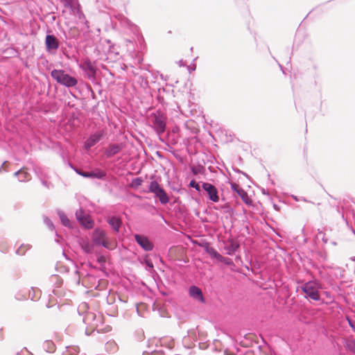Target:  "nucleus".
Segmentation results:
<instances>
[{"instance_id": "nucleus-21", "label": "nucleus", "mask_w": 355, "mask_h": 355, "mask_svg": "<svg viewBox=\"0 0 355 355\" xmlns=\"http://www.w3.org/2000/svg\"><path fill=\"white\" fill-rule=\"evenodd\" d=\"M206 252L212 257L218 261L219 259H222V255L220 254L214 248L207 246L206 248Z\"/></svg>"}, {"instance_id": "nucleus-35", "label": "nucleus", "mask_w": 355, "mask_h": 355, "mask_svg": "<svg viewBox=\"0 0 355 355\" xmlns=\"http://www.w3.org/2000/svg\"><path fill=\"white\" fill-rule=\"evenodd\" d=\"M191 69H192V70H195L196 66L194 65L193 67H191Z\"/></svg>"}, {"instance_id": "nucleus-26", "label": "nucleus", "mask_w": 355, "mask_h": 355, "mask_svg": "<svg viewBox=\"0 0 355 355\" xmlns=\"http://www.w3.org/2000/svg\"><path fill=\"white\" fill-rule=\"evenodd\" d=\"M44 223L49 227L50 230H54V225L49 218L46 217L44 218Z\"/></svg>"}, {"instance_id": "nucleus-4", "label": "nucleus", "mask_w": 355, "mask_h": 355, "mask_svg": "<svg viewBox=\"0 0 355 355\" xmlns=\"http://www.w3.org/2000/svg\"><path fill=\"white\" fill-rule=\"evenodd\" d=\"M92 237L93 242L96 245H102L105 248L112 249V246L107 239L105 231L100 229H96L94 230Z\"/></svg>"}, {"instance_id": "nucleus-13", "label": "nucleus", "mask_w": 355, "mask_h": 355, "mask_svg": "<svg viewBox=\"0 0 355 355\" xmlns=\"http://www.w3.org/2000/svg\"><path fill=\"white\" fill-rule=\"evenodd\" d=\"M107 222L116 232H118L119 231V228L122 223L121 220L119 217L114 216L108 217L107 219Z\"/></svg>"}, {"instance_id": "nucleus-8", "label": "nucleus", "mask_w": 355, "mask_h": 355, "mask_svg": "<svg viewBox=\"0 0 355 355\" xmlns=\"http://www.w3.org/2000/svg\"><path fill=\"white\" fill-rule=\"evenodd\" d=\"M137 243L146 251H150L153 249V244L149 241V239L140 234L135 235Z\"/></svg>"}, {"instance_id": "nucleus-5", "label": "nucleus", "mask_w": 355, "mask_h": 355, "mask_svg": "<svg viewBox=\"0 0 355 355\" xmlns=\"http://www.w3.org/2000/svg\"><path fill=\"white\" fill-rule=\"evenodd\" d=\"M76 217L77 220L85 228L91 229L93 227V220H91L87 214H85L83 209H80L76 211Z\"/></svg>"}, {"instance_id": "nucleus-9", "label": "nucleus", "mask_w": 355, "mask_h": 355, "mask_svg": "<svg viewBox=\"0 0 355 355\" xmlns=\"http://www.w3.org/2000/svg\"><path fill=\"white\" fill-rule=\"evenodd\" d=\"M46 49L48 52L55 51L59 47L58 39L53 35H47L45 39Z\"/></svg>"}, {"instance_id": "nucleus-28", "label": "nucleus", "mask_w": 355, "mask_h": 355, "mask_svg": "<svg viewBox=\"0 0 355 355\" xmlns=\"http://www.w3.org/2000/svg\"><path fill=\"white\" fill-rule=\"evenodd\" d=\"M222 209H224V211L225 213H227L230 215H232L233 214V209L229 205H225L222 207Z\"/></svg>"}, {"instance_id": "nucleus-1", "label": "nucleus", "mask_w": 355, "mask_h": 355, "mask_svg": "<svg viewBox=\"0 0 355 355\" xmlns=\"http://www.w3.org/2000/svg\"><path fill=\"white\" fill-rule=\"evenodd\" d=\"M148 120L157 135H160L165 132L166 117L164 113L160 111L152 113L150 114Z\"/></svg>"}, {"instance_id": "nucleus-2", "label": "nucleus", "mask_w": 355, "mask_h": 355, "mask_svg": "<svg viewBox=\"0 0 355 355\" xmlns=\"http://www.w3.org/2000/svg\"><path fill=\"white\" fill-rule=\"evenodd\" d=\"M52 78L57 81L58 83L64 85L67 87H74L77 85L76 78L66 73L63 70L53 69L51 72Z\"/></svg>"}, {"instance_id": "nucleus-25", "label": "nucleus", "mask_w": 355, "mask_h": 355, "mask_svg": "<svg viewBox=\"0 0 355 355\" xmlns=\"http://www.w3.org/2000/svg\"><path fill=\"white\" fill-rule=\"evenodd\" d=\"M190 187L196 189V191H200V187L198 182H196L195 180H191L189 183Z\"/></svg>"}, {"instance_id": "nucleus-27", "label": "nucleus", "mask_w": 355, "mask_h": 355, "mask_svg": "<svg viewBox=\"0 0 355 355\" xmlns=\"http://www.w3.org/2000/svg\"><path fill=\"white\" fill-rule=\"evenodd\" d=\"M218 261L222 263H224L227 265H230L232 263V261H231V259H230L229 258H227V257H224L223 256H222V259H219Z\"/></svg>"}, {"instance_id": "nucleus-33", "label": "nucleus", "mask_w": 355, "mask_h": 355, "mask_svg": "<svg viewBox=\"0 0 355 355\" xmlns=\"http://www.w3.org/2000/svg\"><path fill=\"white\" fill-rule=\"evenodd\" d=\"M147 264H148V266H150L151 268L153 267V264L151 263L147 262Z\"/></svg>"}, {"instance_id": "nucleus-12", "label": "nucleus", "mask_w": 355, "mask_h": 355, "mask_svg": "<svg viewBox=\"0 0 355 355\" xmlns=\"http://www.w3.org/2000/svg\"><path fill=\"white\" fill-rule=\"evenodd\" d=\"M76 172L84 178L101 179L105 176V173L99 170L96 172H85L79 169H76Z\"/></svg>"}, {"instance_id": "nucleus-19", "label": "nucleus", "mask_w": 355, "mask_h": 355, "mask_svg": "<svg viewBox=\"0 0 355 355\" xmlns=\"http://www.w3.org/2000/svg\"><path fill=\"white\" fill-rule=\"evenodd\" d=\"M80 245L82 249L87 254H91L94 251V245L88 241H83Z\"/></svg>"}, {"instance_id": "nucleus-22", "label": "nucleus", "mask_w": 355, "mask_h": 355, "mask_svg": "<svg viewBox=\"0 0 355 355\" xmlns=\"http://www.w3.org/2000/svg\"><path fill=\"white\" fill-rule=\"evenodd\" d=\"M162 189L160 185L158 184V182L155 180L152 181L149 186V192L153 193L155 194L156 193H158L159 190Z\"/></svg>"}, {"instance_id": "nucleus-18", "label": "nucleus", "mask_w": 355, "mask_h": 355, "mask_svg": "<svg viewBox=\"0 0 355 355\" xmlns=\"http://www.w3.org/2000/svg\"><path fill=\"white\" fill-rule=\"evenodd\" d=\"M155 195L159 198L162 204H166L169 201V198L163 189H161V190H159V192L156 193Z\"/></svg>"}, {"instance_id": "nucleus-6", "label": "nucleus", "mask_w": 355, "mask_h": 355, "mask_svg": "<svg viewBox=\"0 0 355 355\" xmlns=\"http://www.w3.org/2000/svg\"><path fill=\"white\" fill-rule=\"evenodd\" d=\"M105 136L104 130H98L92 135L85 142V148L87 150L90 149L96 145Z\"/></svg>"}, {"instance_id": "nucleus-31", "label": "nucleus", "mask_w": 355, "mask_h": 355, "mask_svg": "<svg viewBox=\"0 0 355 355\" xmlns=\"http://www.w3.org/2000/svg\"><path fill=\"white\" fill-rule=\"evenodd\" d=\"M238 193L243 198V195H246V193L244 192V191L241 190L240 191H238Z\"/></svg>"}, {"instance_id": "nucleus-15", "label": "nucleus", "mask_w": 355, "mask_h": 355, "mask_svg": "<svg viewBox=\"0 0 355 355\" xmlns=\"http://www.w3.org/2000/svg\"><path fill=\"white\" fill-rule=\"evenodd\" d=\"M83 69L87 72L89 78H94L96 74V69L90 61H85L83 64Z\"/></svg>"}, {"instance_id": "nucleus-11", "label": "nucleus", "mask_w": 355, "mask_h": 355, "mask_svg": "<svg viewBox=\"0 0 355 355\" xmlns=\"http://www.w3.org/2000/svg\"><path fill=\"white\" fill-rule=\"evenodd\" d=\"M123 148L121 144H114L109 145L105 150V155L110 158L119 153Z\"/></svg>"}, {"instance_id": "nucleus-17", "label": "nucleus", "mask_w": 355, "mask_h": 355, "mask_svg": "<svg viewBox=\"0 0 355 355\" xmlns=\"http://www.w3.org/2000/svg\"><path fill=\"white\" fill-rule=\"evenodd\" d=\"M105 350L110 353H114L118 350V345L114 340H109L105 343Z\"/></svg>"}, {"instance_id": "nucleus-34", "label": "nucleus", "mask_w": 355, "mask_h": 355, "mask_svg": "<svg viewBox=\"0 0 355 355\" xmlns=\"http://www.w3.org/2000/svg\"><path fill=\"white\" fill-rule=\"evenodd\" d=\"M191 69H192V70H195L196 66L194 65L193 67H191Z\"/></svg>"}, {"instance_id": "nucleus-16", "label": "nucleus", "mask_w": 355, "mask_h": 355, "mask_svg": "<svg viewBox=\"0 0 355 355\" xmlns=\"http://www.w3.org/2000/svg\"><path fill=\"white\" fill-rule=\"evenodd\" d=\"M19 182H26L31 179V174L25 168L20 169L15 173Z\"/></svg>"}, {"instance_id": "nucleus-30", "label": "nucleus", "mask_w": 355, "mask_h": 355, "mask_svg": "<svg viewBox=\"0 0 355 355\" xmlns=\"http://www.w3.org/2000/svg\"><path fill=\"white\" fill-rule=\"evenodd\" d=\"M89 318H94V316L93 314L92 313H88L86 316V318L84 319V320H87Z\"/></svg>"}, {"instance_id": "nucleus-29", "label": "nucleus", "mask_w": 355, "mask_h": 355, "mask_svg": "<svg viewBox=\"0 0 355 355\" xmlns=\"http://www.w3.org/2000/svg\"><path fill=\"white\" fill-rule=\"evenodd\" d=\"M46 345H48V351L53 352L54 351V344L50 341L46 342Z\"/></svg>"}, {"instance_id": "nucleus-20", "label": "nucleus", "mask_w": 355, "mask_h": 355, "mask_svg": "<svg viewBox=\"0 0 355 355\" xmlns=\"http://www.w3.org/2000/svg\"><path fill=\"white\" fill-rule=\"evenodd\" d=\"M58 216L60 217L62 224L63 225H64L65 227H71V222H70L69 219L65 216V214L61 211H59L58 212Z\"/></svg>"}, {"instance_id": "nucleus-3", "label": "nucleus", "mask_w": 355, "mask_h": 355, "mask_svg": "<svg viewBox=\"0 0 355 355\" xmlns=\"http://www.w3.org/2000/svg\"><path fill=\"white\" fill-rule=\"evenodd\" d=\"M301 288L307 297L315 301L320 300L319 290L321 288L320 284L315 280L309 281L304 284Z\"/></svg>"}, {"instance_id": "nucleus-10", "label": "nucleus", "mask_w": 355, "mask_h": 355, "mask_svg": "<svg viewBox=\"0 0 355 355\" xmlns=\"http://www.w3.org/2000/svg\"><path fill=\"white\" fill-rule=\"evenodd\" d=\"M189 296L193 298L194 300L198 301L201 303L205 302V299L203 297L202 292L200 288L196 286H190L189 289Z\"/></svg>"}, {"instance_id": "nucleus-32", "label": "nucleus", "mask_w": 355, "mask_h": 355, "mask_svg": "<svg viewBox=\"0 0 355 355\" xmlns=\"http://www.w3.org/2000/svg\"><path fill=\"white\" fill-rule=\"evenodd\" d=\"M184 62H183V60H181L180 61V66H184Z\"/></svg>"}, {"instance_id": "nucleus-14", "label": "nucleus", "mask_w": 355, "mask_h": 355, "mask_svg": "<svg viewBox=\"0 0 355 355\" xmlns=\"http://www.w3.org/2000/svg\"><path fill=\"white\" fill-rule=\"evenodd\" d=\"M239 248V244L237 241L231 239L228 241L227 245L225 247L226 253L228 255H232Z\"/></svg>"}, {"instance_id": "nucleus-7", "label": "nucleus", "mask_w": 355, "mask_h": 355, "mask_svg": "<svg viewBox=\"0 0 355 355\" xmlns=\"http://www.w3.org/2000/svg\"><path fill=\"white\" fill-rule=\"evenodd\" d=\"M202 189L207 191L209 198L213 202H218L219 197L218 196V191L215 186L211 184L205 182L202 184Z\"/></svg>"}, {"instance_id": "nucleus-24", "label": "nucleus", "mask_w": 355, "mask_h": 355, "mask_svg": "<svg viewBox=\"0 0 355 355\" xmlns=\"http://www.w3.org/2000/svg\"><path fill=\"white\" fill-rule=\"evenodd\" d=\"M28 249L26 245H21L17 250L16 253L19 255H24L26 250Z\"/></svg>"}, {"instance_id": "nucleus-23", "label": "nucleus", "mask_w": 355, "mask_h": 355, "mask_svg": "<svg viewBox=\"0 0 355 355\" xmlns=\"http://www.w3.org/2000/svg\"><path fill=\"white\" fill-rule=\"evenodd\" d=\"M143 180L141 178H136L132 179L130 184V187L132 188H137L142 184Z\"/></svg>"}]
</instances>
